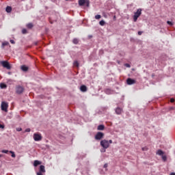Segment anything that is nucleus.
<instances>
[{
  "label": "nucleus",
  "mask_w": 175,
  "mask_h": 175,
  "mask_svg": "<svg viewBox=\"0 0 175 175\" xmlns=\"http://www.w3.org/2000/svg\"><path fill=\"white\" fill-rule=\"evenodd\" d=\"M33 137L35 142H40V140L42 139V135L40 133H34Z\"/></svg>",
  "instance_id": "0eeeda50"
},
{
  "label": "nucleus",
  "mask_w": 175,
  "mask_h": 175,
  "mask_svg": "<svg viewBox=\"0 0 175 175\" xmlns=\"http://www.w3.org/2000/svg\"><path fill=\"white\" fill-rule=\"evenodd\" d=\"M80 90H81V92H87V86H85V85H82L80 87Z\"/></svg>",
  "instance_id": "ddd939ff"
},
{
  "label": "nucleus",
  "mask_w": 175,
  "mask_h": 175,
  "mask_svg": "<svg viewBox=\"0 0 175 175\" xmlns=\"http://www.w3.org/2000/svg\"><path fill=\"white\" fill-rule=\"evenodd\" d=\"M124 66H126V68H131V64H125Z\"/></svg>",
  "instance_id": "c756f323"
},
{
  "label": "nucleus",
  "mask_w": 175,
  "mask_h": 175,
  "mask_svg": "<svg viewBox=\"0 0 175 175\" xmlns=\"http://www.w3.org/2000/svg\"><path fill=\"white\" fill-rule=\"evenodd\" d=\"M99 24H100V25H101L102 27H103V25H105V21L102 20V21H100L99 22Z\"/></svg>",
  "instance_id": "b1692460"
},
{
  "label": "nucleus",
  "mask_w": 175,
  "mask_h": 175,
  "mask_svg": "<svg viewBox=\"0 0 175 175\" xmlns=\"http://www.w3.org/2000/svg\"><path fill=\"white\" fill-rule=\"evenodd\" d=\"M105 92H106V94H110V90L107 89V90H105Z\"/></svg>",
  "instance_id": "473e14b6"
},
{
  "label": "nucleus",
  "mask_w": 175,
  "mask_h": 175,
  "mask_svg": "<svg viewBox=\"0 0 175 175\" xmlns=\"http://www.w3.org/2000/svg\"><path fill=\"white\" fill-rule=\"evenodd\" d=\"M25 132H31V129H26Z\"/></svg>",
  "instance_id": "72a5a7b5"
},
{
  "label": "nucleus",
  "mask_w": 175,
  "mask_h": 175,
  "mask_svg": "<svg viewBox=\"0 0 175 175\" xmlns=\"http://www.w3.org/2000/svg\"><path fill=\"white\" fill-rule=\"evenodd\" d=\"M27 28H28V29H32V28H33V24L32 23H28L27 25Z\"/></svg>",
  "instance_id": "6ab92c4d"
},
{
  "label": "nucleus",
  "mask_w": 175,
  "mask_h": 175,
  "mask_svg": "<svg viewBox=\"0 0 175 175\" xmlns=\"http://www.w3.org/2000/svg\"><path fill=\"white\" fill-rule=\"evenodd\" d=\"M161 158H162L163 162H166V161H167V157H166V155H163H163L161 156Z\"/></svg>",
  "instance_id": "5701e85b"
},
{
  "label": "nucleus",
  "mask_w": 175,
  "mask_h": 175,
  "mask_svg": "<svg viewBox=\"0 0 175 175\" xmlns=\"http://www.w3.org/2000/svg\"><path fill=\"white\" fill-rule=\"evenodd\" d=\"M163 154H165V152L162 151V150H158L157 152V154L159 155L160 157H162Z\"/></svg>",
  "instance_id": "dca6fc26"
},
{
  "label": "nucleus",
  "mask_w": 175,
  "mask_h": 175,
  "mask_svg": "<svg viewBox=\"0 0 175 175\" xmlns=\"http://www.w3.org/2000/svg\"><path fill=\"white\" fill-rule=\"evenodd\" d=\"M1 152H3V154H8V152H10V154H12L11 157L12 158H16V154H14V152L12 151V150H1Z\"/></svg>",
  "instance_id": "1a4fd4ad"
},
{
  "label": "nucleus",
  "mask_w": 175,
  "mask_h": 175,
  "mask_svg": "<svg viewBox=\"0 0 175 175\" xmlns=\"http://www.w3.org/2000/svg\"><path fill=\"white\" fill-rule=\"evenodd\" d=\"M100 146L105 150H106L107 148H109V147H110L109 144V141H107L106 139H103V140L100 141Z\"/></svg>",
  "instance_id": "f03ea898"
},
{
  "label": "nucleus",
  "mask_w": 175,
  "mask_h": 175,
  "mask_svg": "<svg viewBox=\"0 0 175 175\" xmlns=\"http://www.w3.org/2000/svg\"><path fill=\"white\" fill-rule=\"evenodd\" d=\"M101 152H106V149H104L103 150H101Z\"/></svg>",
  "instance_id": "ea45409f"
},
{
  "label": "nucleus",
  "mask_w": 175,
  "mask_h": 175,
  "mask_svg": "<svg viewBox=\"0 0 175 175\" xmlns=\"http://www.w3.org/2000/svg\"><path fill=\"white\" fill-rule=\"evenodd\" d=\"M167 23L168 24V25H170L172 27V25H173V23H172L171 21H167Z\"/></svg>",
  "instance_id": "cd10ccee"
},
{
  "label": "nucleus",
  "mask_w": 175,
  "mask_h": 175,
  "mask_svg": "<svg viewBox=\"0 0 175 175\" xmlns=\"http://www.w3.org/2000/svg\"><path fill=\"white\" fill-rule=\"evenodd\" d=\"M5 12H7V13H10L12 12V7L7 6V8H5Z\"/></svg>",
  "instance_id": "aec40b11"
},
{
  "label": "nucleus",
  "mask_w": 175,
  "mask_h": 175,
  "mask_svg": "<svg viewBox=\"0 0 175 175\" xmlns=\"http://www.w3.org/2000/svg\"><path fill=\"white\" fill-rule=\"evenodd\" d=\"M21 1H25V0H21Z\"/></svg>",
  "instance_id": "c03bdc74"
},
{
  "label": "nucleus",
  "mask_w": 175,
  "mask_h": 175,
  "mask_svg": "<svg viewBox=\"0 0 175 175\" xmlns=\"http://www.w3.org/2000/svg\"><path fill=\"white\" fill-rule=\"evenodd\" d=\"M1 110L3 111H5V113H7L8 111V107H9V104H8V103L5 102V101H3L1 103Z\"/></svg>",
  "instance_id": "39448f33"
},
{
  "label": "nucleus",
  "mask_w": 175,
  "mask_h": 175,
  "mask_svg": "<svg viewBox=\"0 0 175 175\" xmlns=\"http://www.w3.org/2000/svg\"><path fill=\"white\" fill-rule=\"evenodd\" d=\"M79 6H87L88 8L90 6V1L88 0H79Z\"/></svg>",
  "instance_id": "7ed1b4c3"
},
{
  "label": "nucleus",
  "mask_w": 175,
  "mask_h": 175,
  "mask_svg": "<svg viewBox=\"0 0 175 175\" xmlns=\"http://www.w3.org/2000/svg\"><path fill=\"white\" fill-rule=\"evenodd\" d=\"M16 92L18 95H21V94H23L24 92V88H23V86H21V85L16 86Z\"/></svg>",
  "instance_id": "6e6552de"
},
{
  "label": "nucleus",
  "mask_w": 175,
  "mask_h": 175,
  "mask_svg": "<svg viewBox=\"0 0 175 175\" xmlns=\"http://www.w3.org/2000/svg\"><path fill=\"white\" fill-rule=\"evenodd\" d=\"M10 43H12V44H14V40H10Z\"/></svg>",
  "instance_id": "f704fd0d"
},
{
  "label": "nucleus",
  "mask_w": 175,
  "mask_h": 175,
  "mask_svg": "<svg viewBox=\"0 0 175 175\" xmlns=\"http://www.w3.org/2000/svg\"><path fill=\"white\" fill-rule=\"evenodd\" d=\"M2 157H3V155H2V154H0V158H2Z\"/></svg>",
  "instance_id": "37998d69"
},
{
  "label": "nucleus",
  "mask_w": 175,
  "mask_h": 175,
  "mask_svg": "<svg viewBox=\"0 0 175 175\" xmlns=\"http://www.w3.org/2000/svg\"><path fill=\"white\" fill-rule=\"evenodd\" d=\"M38 165H42V162H40V161H38V160H35L34 163H33V166H35V167H36V166H38Z\"/></svg>",
  "instance_id": "2eb2a0df"
},
{
  "label": "nucleus",
  "mask_w": 175,
  "mask_h": 175,
  "mask_svg": "<svg viewBox=\"0 0 175 175\" xmlns=\"http://www.w3.org/2000/svg\"><path fill=\"white\" fill-rule=\"evenodd\" d=\"M105 136V133H102V132H98L95 137H94V139L96 140H102V139H103Z\"/></svg>",
  "instance_id": "423d86ee"
},
{
  "label": "nucleus",
  "mask_w": 175,
  "mask_h": 175,
  "mask_svg": "<svg viewBox=\"0 0 175 175\" xmlns=\"http://www.w3.org/2000/svg\"><path fill=\"white\" fill-rule=\"evenodd\" d=\"M142 16V9H138L136 12L134 13L133 16V21L134 23H136L137 21V18Z\"/></svg>",
  "instance_id": "f257e3e1"
},
{
  "label": "nucleus",
  "mask_w": 175,
  "mask_h": 175,
  "mask_svg": "<svg viewBox=\"0 0 175 175\" xmlns=\"http://www.w3.org/2000/svg\"><path fill=\"white\" fill-rule=\"evenodd\" d=\"M17 132H21L23 131V129L21 128H16Z\"/></svg>",
  "instance_id": "7c9ffc66"
},
{
  "label": "nucleus",
  "mask_w": 175,
  "mask_h": 175,
  "mask_svg": "<svg viewBox=\"0 0 175 175\" xmlns=\"http://www.w3.org/2000/svg\"><path fill=\"white\" fill-rule=\"evenodd\" d=\"M22 33L23 34L28 33V31L26 30V29H22Z\"/></svg>",
  "instance_id": "bb28decb"
},
{
  "label": "nucleus",
  "mask_w": 175,
  "mask_h": 175,
  "mask_svg": "<svg viewBox=\"0 0 175 175\" xmlns=\"http://www.w3.org/2000/svg\"><path fill=\"white\" fill-rule=\"evenodd\" d=\"M126 83L128 85H132L133 84H136V80L132 79V78H128L126 79Z\"/></svg>",
  "instance_id": "9d476101"
},
{
  "label": "nucleus",
  "mask_w": 175,
  "mask_h": 175,
  "mask_svg": "<svg viewBox=\"0 0 175 175\" xmlns=\"http://www.w3.org/2000/svg\"><path fill=\"white\" fill-rule=\"evenodd\" d=\"M43 173H46V169L44 167V165H40V170L37 174H43Z\"/></svg>",
  "instance_id": "9b49d317"
},
{
  "label": "nucleus",
  "mask_w": 175,
  "mask_h": 175,
  "mask_svg": "<svg viewBox=\"0 0 175 175\" xmlns=\"http://www.w3.org/2000/svg\"><path fill=\"white\" fill-rule=\"evenodd\" d=\"M1 65L3 66V68H5V69L10 70L12 69V66H10V64L8 63V61H2L0 62Z\"/></svg>",
  "instance_id": "20e7f679"
},
{
  "label": "nucleus",
  "mask_w": 175,
  "mask_h": 175,
  "mask_svg": "<svg viewBox=\"0 0 175 175\" xmlns=\"http://www.w3.org/2000/svg\"><path fill=\"white\" fill-rule=\"evenodd\" d=\"M108 142H109V144H111L113 143V141L111 139V140L108 141Z\"/></svg>",
  "instance_id": "e433bc0d"
},
{
  "label": "nucleus",
  "mask_w": 175,
  "mask_h": 175,
  "mask_svg": "<svg viewBox=\"0 0 175 175\" xmlns=\"http://www.w3.org/2000/svg\"><path fill=\"white\" fill-rule=\"evenodd\" d=\"M21 69L23 72H28V66H25V65L21 66Z\"/></svg>",
  "instance_id": "4468645a"
},
{
  "label": "nucleus",
  "mask_w": 175,
  "mask_h": 175,
  "mask_svg": "<svg viewBox=\"0 0 175 175\" xmlns=\"http://www.w3.org/2000/svg\"><path fill=\"white\" fill-rule=\"evenodd\" d=\"M5 46H9V42H3L2 45H1L2 49H4Z\"/></svg>",
  "instance_id": "4be33fe9"
},
{
  "label": "nucleus",
  "mask_w": 175,
  "mask_h": 175,
  "mask_svg": "<svg viewBox=\"0 0 175 175\" xmlns=\"http://www.w3.org/2000/svg\"><path fill=\"white\" fill-rule=\"evenodd\" d=\"M92 38V36H89V38L91 39Z\"/></svg>",
  "instance_id": "79ce46f5"
},
{
  "label": "nucleus",
  "mask_w": 175,
  "mask_h": 175,
  "mask_svg": "<svg viewBox=\"0 0 175 175\" xmlns=\"http://www.w3.org/2000/svg\"><path fill=\"white\" fill-rule=\"evenodd\" d=\"M72 43H73L74 44H79V39H77V38H74V39L72 40Z\"/></svg>",
  "instance_id": "412c9836"
},
{
  "label": "nucleus",
  "mask_w": 175,
  "mask_h": 175,
  "mask_svg": "<svg viewBox=\"0 0 175 175\" xmlns=\"http://www.w3.org/2000/svg\"><path fill=\"white\" fill-rule=\"evenodd\" d=\"M170 175H175L174 172H172Z\"/></svg>",
  "instance_id": "a19ab883"
},
{
  "label": "nucleus",
  "mask_w": 175,
  "mask_h": 175,
  "mask_svg": "<svg viewBox=\"0 0 175 175\" xmlns=\"http://www.w3.org/2000/svg\"><path fill=\"white\" fill-rule=\"evenodd\" d=\"M122 108L118 107L116 109H115V112L116 114L120 115L122 113Z\"/></svg>",
  "instance_id": "f8f14e48"
},
{
  "label": "nucleus",
  "mask_w": 175,
  "mask_h": 175,
  "mask_svg": "<svg viewBox=\"0 0 175 175\" xmlns=\"http://www.w3.org/2000/svg\"><path fill=\"white\" fill-rule=\"evenodd\" d=\"M0 88H1L2 90H5L8 88V85H6V84H5L4 83H2L0 84Z\"/></svg>",
  "instance_id": "a211bd4d"
},
{
  "label": "nucleus",
  "mask_w": 175,
  "mask_h": 175,
  "mask_svg": "<svg viewBox=\"0 0 175 175\" xmlns=\"http://www.w3.org/2000/svg\"><path fill=\"white\" fill-rule=\"evenodd\" d=\"M170 102H171V103H174V98H171V99H170Z\"/></svg>",
  "instance_id": "c9c22d12"
},
{
  "label": "nucleus",
  "mask_w": 175,
  "mask_h": 175,
  "mask_svg": "<svg viewBox=\"0 0 175 175\" xmlns=\"http://www.w3.org/2000/svg\"><path fill=\"white\" fill-rule=\"evenodd\" d=\"M142 33H143V31H138V35H142Z\"/></svg>",
  "instance_id": "4c0bfd02"
},
{
  "label": "nucleus",
  "mask_w": 175,
  "mask_h": 175,
  "mask_svg": "<svg viewBox=\"0 0 175 175\" xmlns=\"http://www.w3.org/2000/svg\"><path fill=\"white\" fill-rule=\"evenodd\" d=\"M98 131H103L105 129V125L100 124L97 127Z\"/></svg>",
  "instance_id": "f3484780"
},
{
  "label": "nucleus",
  "mask_w": 175,
  "mask_h": 175,
  "mask_svg": "<svg viewBox=\"0 0 175 175\" xmlns=\"http://www.w3.org/2000/svg\"><path fill=\"white\" fill-rule=\"evenodd\" d=\"M102 16H100V14H97L95 16V18L96 20H99L100 18H101Z\"/></svg>",
  "instance_id": "a878e982"
},
{
  "label": "nucleus",
  "mask_w": 175,
  "mask_h": 175,
  "mask_svg": "<svg viewBox=\"0 0 175 175\" xmlns=\"http://www.w3.org/2000/svg\"><path fill=\"white\" fill-rule=\"evenodd\" d=\"M107 166H108V165H107V163H105V165H104V167L106 169V167H107Z\"/></svg>",
  "instance_id": "58836bf2"
},
{
  "label": "nucleus",
  "mask_w": 175,
  "mask_h": 175,
  "mask_svg": "<svg viewBox=\"0 0 175 175\" xmlns=\"http://www.w3.org/2000/svg\"><path fill=\"white\" fill-rule=\"evenodd\" d=\"M79 62L77 61L74 62V66H77V68H79Z\"/></svg>",
  "instance_id": "393cba45"
},
{
  "label": "nucleus",
  "mask_w": 175,
  "mask_h": 175,
  "mask_svg": "<svg viewBox=\"0 0 175 175\" xmlns=\"http://www.w3.org/2000/svg\"><path fill=\"white\" fill-rule=\"evenodd\" d=\"M147 150H148V148H147V147L142 148V151H147Z\"/></svg>",
  "instance_id": "2f4dec72"
},
{
  "label": "nucleus",
  "mask_w": 175,
  "mask_h": 175,
  "mask_svg": "<svg viewBox=\"0 0 175 175\" xmlns=\"http://www.w3.org/2000/svg\"><path fill=\"white\" fill-rule=\"evenodd\" d=\"M5 125L0 124V129H4Z\"/></svg>",
  "instance_id": "c85d7f7f"
}]
</instances>
